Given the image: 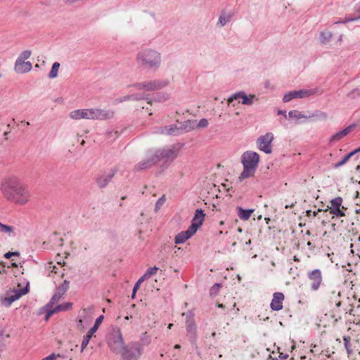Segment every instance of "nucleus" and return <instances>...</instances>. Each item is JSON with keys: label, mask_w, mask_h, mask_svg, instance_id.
Wrapping results in <instances>:
<instances>
[{"label": "nucleus", "mask_w": 360, "mask_h": 360, "mask_svg": "<svg viewBox=\"0 0 360 360\" xmlns=\"http://www.w3.org/2000/svg\"><path fill=\"white\" fill-rule=\"evenodd\" d=\"M1 191L5 198L16 204L25 205L30 200V194L27 187L15 176L3 180Z\"/></svg>", "instance_id": "nucleus-1"}, {"label": "nucleus", "mask_w": 360, "mask_h": 360, "mask_svg": "<svg viewBox=\"0 0 360 360\" xmlns=\"http://www.w3.org/2000/svg\"><path fill=\"white\" fill-rule=\"evenodd\" d=\"M136 60L139 66L156 71L160 67L162 56L161 53L157 50L145 48L137 53Z\"/></svg>", "instance_id": "nucleus-2"}, {"label": "nucleus", "mask_w": 360, "mask_h": 360, "mask_svg": "<svg viewBox=\"0 0 360 360\" xmlns=\"http://www.w3.org/2000/svg\"><path fill=\"white\" fill-rule=\"evenodd\" d=\"M259 162V155L254 151H246L241 156V162L243 165V171L239 179L240 181L252 176L257 168Z\"/></svg>", "instance_id": "nucleus-3"}, {"label": "nucleus", "mask_w": 360, "mask_h": 360, "mask_svg": "<svg viewBox=\"0 0 360 360\" xmlns=\"http://www.w3.org/2000/svg\"><path fill=\"white\" fill-rule=\"evenodd\" d=\"M181 146H173L169 148H164L153 151L155 155H157L158 162L161 163V167L167 168L169 165L177 157L181 149Z\"/></svg>", "instance_id": "nucleus-4"}, {"label": "nucleus", "mask_w": 360, "mask_h": 360, "mask_svg": "<svg viewBox=\"0 0 360 360\" xmlns=\"http://www.w3.org/2000/svg\"><path fill=\"white\" fill-rule=\"evenodd\" d=\"M143 347L139 342H132L125 345L121 351V360H138L141 356Z\"/></svg>", "instance_id": "nucleus-5"}, {"label": "nucleus", "mask_w": 360, "mask_h": 360, "mask_svg": "<svg viewBox=\"0 0 360 360\" xmlns=\"http://www.w3.org/2000/svg\"><path fill=\"white\" fill-rule=\"evenodd\" d=\"M108 345L112 352L118 354L124 348V342L119 328L113 327L108 338Z\"/></svg>", "instance_id": "nucleus-6"}, {"label": "nucleus", "mask_w": 360, "mask_h": 360, "mask_svg": "<svg viewBox=\"0 0 360 360\" xmlns=\"http://www.w3.org/2000/svg\"><path fill=\"white\" fill-rule=\"evenodd\" d=\"M28 291V284L24 288L8 290L6 292L5 297L0 296V304L1 306L8 307L14 301L18 300L21 296L27 294Z\"/></svg>", "instance_id": "nucleus-7"}, {"label": "nucleus", "mask_w": 360, "mask_h": 360, "mask_svg": "<svg viewBox=\"0 0 360 360\" xmlns=\"http://www.w3.org/2000/svg\"><path fill=\"white\" fill-rule=\"evenodd\" d=\"M169 84L167 79H155L146 81L144 82L136 83L133 85L137 89H144L146 91H155L163 89Z\"/></svg>", "instance_id": "nucleus-8"}, {"label": "nucleus", "mask_w": 360, "mask_h": 360, "mask_svg": "<svg viewBox=\"0 0 360 360\" xmlns=\"http://www.w3.org/2000/svg\"><path fill=\"white\" fill-rule=\"evenodd\" d=\"M158 156L155 155L153 151H148L146 159L141 160L134 167L135 172H140L148 169L158 163Z\"/></svg>", "instance_id": "nucleus-9"}, {"label": "nucleus", "mask_w": 360, "mask_h": 360, "mask_svg": "<svg viewBox=\"0 0 360 360\" xmlns=\"http://www.w3.org/2000/svg\"><path fill=\"white\" fill-rule=\"evenodd\" d=\"M273 140L274 134L271 132L260 136L257 140L258 148L266 154H270L272 152L271 142Z\"/></svg>", "instance_id": "nucleus-10"}, {"label": "nucleus", "mask_w": 360, "mask_h": 360, "mask_svg": "<svg viewBox=\"0 0 360 360\" xmlns=\"http://www.w3.org/2000/svg\"><path fill=\"white\" fill-rule=\"evenodd\" d=\"M315 94L314 89H300L292 91L285 94L283 98V102L287 103L294 98H302L309 97Z\"/></svg>", "instance_id": "nucleus-11"}, {"label": "nucleus", "mask_w": 360, "mask_h": 360, "mask_svg": "<svg viewBox=\"0 0 360 360\" xmlns=\"http://www.w3.org/2000/svg\"><path fill=\"white\" fill-rule=\"evenodd\" d=\"M117 171V168L115 167L99 174L96 179L98 186L101 188H105L114 177Z\"/></svg>", "instance_id": "nucleus-12"}, {"label": "nucleus", "mask_w": 360, "mask_h": 360, "mask_svg": "<svg viewBox=\"0 0 360 360\" xmlns=\"http://www.w3.org/2000/svg\"><path fill=\"white\" fill-rule=\"evenodd\" d=\"M183 315L186 316V331L191 342L193 344L196 340V326L193 320V314L191 312H188L186 314L183 313Z\"/></svg>", "instance_id": "nucleus-13"}, {"label": "nucleus", "mask_w": 360, "mask_h": 360, "mask_svg": "<svg viewBox=\"0 0 360 360\" xmlns=\"http://www.w3.org/2000/svg\"><path fill=\"white\" fill-rule=\"evenodd\" d=\"M69 285L70 282L65 280L63 283L56 288L54 295L52 296L49 303L46 304V307H53L55 303L58 302L63 295L67 292L69 288Z\"/></svg>", "instance_id": "nucleus-14"}, {"label": "nucleus", "mask_w": 360, "mask_h": 360, "mask_svg": "<svg viewBox=\"0 0 360 360\" xmlns=\"http://www.w3.org/2000/svg\"><path fill=\"white\" fill-rule=\"evenodd\" d=\"M198 230V225L191 224L186 231L179 233L174 238L176 244L184 243L186 240L192 237Z\"/></svg>", "instance_id": "nucleus-15"}, {"label": "nucleus", "mask_w": 360, "mask_h": 360, "mask_svg": "<svg viewBox=\"0 0 360 360\" xmlns=\"http://www.w3.org/2000/svg\"><path fill=\"white\" fill-rule=\"evenodd\" d=\"M236 99H241L240 103L243 105H251L253 104L254 100L256 99V96L255 94H249L248 96L244 91H238L233 94L231 97L229 98L228 102L230 103L233 100Z\"/></svg>", "instance_id": "nucleus-16"}, {"label": "nucleus", "mask_w": 360, "mask_h": 360, "mask_svg": "<svg viewBox=\"0 0 360 360\" xmlns=\"http://www.w3.org/2000/svg\"><path fill=\"white\" fill-rule=\"evenodd\" d=\"M72 307V302H65L60 304L57 305L56 307H46V304L44 307L43 309L46 312V320H49V318L54 314L58 311H65L70 309Z\"/></svg>", "instance_id": "nucleus-17"}, {"label": "nucleus", "mask_w": 360, "mask_h": 360, "mask_svg": "<svg viewBox=\"0 0 360 360\" xmlns=\"http://www.w3.org/2000/svg\"><path fill=\"white\" fill-rule=\"evenodd\" d=\"M308 278L311 281V289L317 290L322 283V274L319 269H314L308 274Z\"/></svg>", "instance_id": "nucleus-18"}, {"label": "nucleus", "mask_w": 360, "mask_h": 360, "mask_svg": "<svg viewBox=\"0 0 360 360\" xmlns=\"http://www.w3.org/2000/svg\"><path fill=\"white\" fill-rule=\"evenodd\" d=\"M355 127L356 125L352 124L347 127L345 129L334 134L329 139V143L332 144L340 141L347 135H348Z\"/></svg>", "instance_id": "nucleus-19"}, {"label": "nucleus", "mask_w": 360, "mask_h": 360, "mask_svg": "<svg viewBox=\"0 0 360 360\" xmlns=\"http://www.w3.org/2000/svg\"><path fill=\"white\" fill-rule=\"evenodd\" d=\"M284 298L285 297L283 292H274L273 295V299L270 304L271 309L274 311L281 310L283 309V302Z\"/></svg>", "instance_id": "nucleus-20"}, {"label": "nucleus", "mask_w": 360, "mask_h": 360, "mask_svg": "<svg viewBox=\"0 0 360 360\" xmlns=\"http://www.w3.org/2000/svg\"><path fill=\"white\" fill-rule=\"evenodd\" d=\"M233 17V13L231 11H221L219 15L216 26L219 28L224 27L231 21Z\"/></svg>", "instance_id": "nucleus-21"}, {"label": "nucleus", "mask_w": 360, "mask_h": 360, "mask_svg": "<svg viewBox=\"0 0 360 360\" xmlns=\"http://www.w3.org/2000/svg\"><path fill=\"white\" fill-rule=\"evenodd\" d=\"M32 65L30 61H21L16 60L15 62L14 70L17 73L24 74L32 70Z\"/></svg>", "instance_id": "nucleus-22"}, {"label": "nucleus", "mask_w": 360, "mask_h": 360, "mask_svg": "<svg viewBox=\"0 0 360 360\" xmlns=\"http://www.w3.org/2000/svg\"><path fill=\"white\" fill-rule=\"evenodd\" d=\"M288 115L290 118H295V119H300V118H307V116L302 114L301 112L298 110H291L288 112ZM315 116L314 114L312 115L308 116V117H311ZM316 116H318L319 119L321 120H326L327 118V115L326 112H320L319 114L316 115Z\"/></svg>", "instance_id": "nucleus-23"}, {"label": "nucleus", "mask_w": 360, "mask_h": 360, "mask_svg": "<svg viewBox=\"0 0 360 360\" xmlns=\"http://www.w3.org/2000/svg\"><path fill=\"white\" fill-rule=\"evenodd\" d=\"M160 132L166 135L177 136L181 134L178 124L161 127Z\"/></svg>", "instance_id": "nucleus-24"}, {"label": "nucleus", "mask_w": 360, "mask_h": 360, "mask_svg": "<svg viewBox=\"0 0 360 360\" xmlns=\"http://www.w3.org/2000/svg\"><path fill=\"white\" fill-rule=\"evenodd\" d=\"M114 111L111 110H104L96 108V120H110L114 117Z\"/></svg>", "instance_id": "nucleus-25"}, {"label": "nucleus", "mask_w": 360, "mask_h": 360, "mask_svg": "<svg viewBox=\"0 0 360 360\" xmlns=\"http://www.w3.org/2000/svg\"><path fill=\"white\" fill-rule=\"evenodd\" d=\"M181 134L184 132L191 131L195 127V121L186 120L184 122L178 123Z\"/></svg>", "instance_id": "nucleus-26"}, {"label": "nucleus", "mask_w": 360, "mask_h": 360, "mask_svg": "<svg viewBox=\"0 0 360 360\" xmlns=\"http://www.w3.org/2000/svg\"><path fill=\"white\" fill-rule=\"evenodd\" d=\"M205 216V214H204L202 210H201V209L196 210L195 217L193 219L191 224L198 225V229L202 225V224L204 221Z\"/></svg>", "instance_id": "nucleus-27"}, {"label": "nucleus", "mask_w": 360, "mask_h": 360, "mask_svg": "<svg viewBox=\"0 0 360 360\" xmlns=\"http://www.w3.org/2000/svg\"><path fill=\"white\" fill-rule=\"evenodd\" d=\"M86 109L75 110L70 112L69 116L72 120L86 119Z\"/></svg>", "instance_id": "nucleus-28"}, {"label": "nucleus", "mask_w": 360, "mask_h": 360, "mask_svg": "<svg viewBox=\"0 0 360 360\" xmlns=\"http://www.w3.org/2000/svg\"><path fill=\"white\" fill-rule=\"evenodd\" d=\"M238 215L242 220H248L250 217L252 213L254 212L253 209L245 210L241 207H238Z\"/></svg>", "instance_id": "nucleus-29"}, {"label": "nucleus", "mask_w": 360, "mask_h": 360, "mask_svg": "<svg viewBox=\"0 0 360 360\" xmlns=\"http://www.w3.org/2000/svg\"><path fill=\"white\" fill-rule=\"evenodd\" d=\"M360 152V147L346 155L340 161L335 165V168L340 167L345 165L353 155Z\"/></svg>", "instance_id": "nucleus-30"}, {"label": "nucleus", "mask_w": 360, "mask_h": 360, "mask_svg": "<svg viewBox=\"0 0 360 360\" xmlns=\"http://www.w3.org/2000/svg\"><path fill=\"white\" fill-rule=\"evenodd\" d=\"M333 37V34L330 31H322L320 32L319 41L322 44H328Z\"/></svg>", "instance_id": "nucleus-31"}, {"label": "nucleus", "mask_w": 360, "mask_h": 360, "mask_svg": "<svg viewBox=\"0 0 360 360\" xmlns=\"http://www.w3.org/2000/svg\"><path fill=\"white\" fill-rule=\"evenodd\" d=\"M94 306H89L82 309L83 315L82 317L86 320V321H91V315L94 313Z\"/></svg>", "instance_id": "nucleus-32"}, {"label": "nucleus", "mask_w": 360, "mask_h": 360, "mask_svg": "<svg viewBox=\"0 0 360 360\" xmlns=\"http://www.w3.org/2000/svg\"><path fill=\"white\" fill-rule=\"evenodd\" d=\"M14 228L12 226L4 224L0 222V233H6L9 236L13 233Z\"/></svg>", "instance_id": "nucleus-33"}, {"label": "nucleus", "mask_w": 360, "mask_h": 360, "mask_svg": "<svg viewBox=\"0 0 360 360\" xmlns=\"http://www.w3.org/2000/svg\"><path fill=\"white\" fill-rule=\"evenodd\" d=\"M103 319H104V316L103 315L99 316L96 319L94 326L88 331L89 333L94 335L98 330V328L100 324L102 323Z\"/></svg>", "instance_id": "nucleus-34"}, {"label": "nucleus", "mask_w": 360, "mask_h": 360, "mask_svg": "<svg viewBox=\"0 0 360 360\" xmlns=\"http://www.w3.org/2000/svg\"><path fill=\"white\" fill-rule=\"evenodd\" d=\"M60 68V63L58 62H55L51 69V71L49 74V77L51 79L56 78L58 76V69Z\"/></svg>", "instance_id": "nucleus-35"}, {"label": "nucleus", "mask_w": 360, "mask_h": 360, "mask_svg": "<svg viewBox=\"0 0 360 360\" xmlns=\"http://www.w3.org/2000/svg\"><path fill=\"white\" fill-rule=\"evenodd\" d=\"M92 336L93 335L89 333V332H87V333L84 336L81 345V352H83L84 349L86 347Z\"/></svg>", "instance_id": "nucleus-36"}, {"label": "nucleus", "mask_w": 360, "mask_h": 360, "mask_svg": "<svg viewBox=\"0 0 360 360\" xmlns=\"http://www.w3.org/2000/svg\"><path fill=\"white\" fill-rule=\"evenodd\" d=\"M358 240L359 241L357 243H352L350 248H352V253L356 254L360 257V236Z\"/></svg>", "instance_id": "nucleus-37"}, {"label": "nucleus", "mask_w": 360, "mask_h": 360, "mask_svg": "<svg viewBox=\"0 0 360 360\" xmlns=\"http://www.w3.org/2000/svg\"><path fill=\"white\" fill-rule=\"evenodd\" d=\"M331 203V209H337L340 208L342 203V198L341 197H337L330 201Z\"/></svg>", "instance_id": "nucleus-38"}, {"label": "nucleus", "mask_w": 360, "mask_h": 360, "mask_svg": "<svg viewBox=\"0 0 360 360\" xmlns=\"http://www.w3.org/2000/svg\"><path fill=\"white\" fill-rule=\"evenodd\" d=\"M86 119L96 120V108L86 109Z\"/></svg>", "instance_id": "nucleus-39"}, {"label": "nucleus", "mask_w": 360, "mask_h": 360, "mask_svg": "<svg viewBox=\"0 0 360 360\" xmlns=\"http://www.w3.org/2000/svg\"><path fill=\"white\" fill-rule=\"evenodd\" d=\"M32 54L31 51L25 50L22 51L20 56L18 57L16 60H20L21 61H25V60L28 59Z\"/></svg>", "instance_id": "nucleus-40"}, {"label": "nucleus", "mask_w": 360, "mask_h": 360, "mask_svg": "<svg viewBox=\"0 0 360 360\" xmlns=\"http://www.w3.org/2000/svg\"><path fill=\"white\" fill-rule=\"evenodd\" d=\"M221 288V285L220 283H215L213 285L210 290V294L211 296H215L217 295L219 289Z\"/></svg>", "instance_id": "nucleus-41"}, {"label": "nucleus", "mask_w": 360, "mask_h": 360, "mask_svg": "<svg viewBox=\"0 0 360 360\" xmlns=\"http://www.w3.org/2000/svg\"><path fill=\"white\" fill-rule=\"evenodd\" d=\"M360 19V15L356 17H347L343 20H338L335 22V24H340V23H347L349 22L355 21Z\"/></svg>", "instance_id": "nucleus-42"}, {"label": "nucleus", "mask_w": 360, "mask_h": 360, "mask_svg": "<svg viewBox=\"0 0 360 360\" xmlns=\"http://www.w3.org/2000/svg\"><path fill=\"white\" fill-rule=\"evenodd\" d=\"M343 340H344L345 347L347 349V353L351 354L352 351L350 348V347H351L350 338L349 336H347V337L345 336V337H344Z\"/></svg>", "instance_id": "nucleus-43"}, {"label": "nucleus", "mask_w": 360, "mask_h": 360, "mask_svg": "<svg viewBox=\"0 0 360 360\" xmlns=\"http://www.w3.org/2000/svg\"><path fill=\"white\" fill-rule=\"evenodd\" d=\"M330 213L335 215L338 217H343L345 215V212L342 210L340 209V207L337 209H331L330 210Z\"/></svg>", "instance_id": "nucleus-44"}, {"label": "nucleus", "mask_w": 360, "mask_h": 360, "mask_svg": "<svg viewBox=\"0 0 360 360\" xmlns=\"http://www.w3.org/2000/svg\"><path fill=\"white\" fill-rule=\"evenodd\" d=\"M348 97L351 98H356V97L360 96V89H354L352 91H351L348 94Z\"/></svg>", "instance_id": "nucleus-45"}, {"label": "nucleus", "mask_w": 360, "mask_h": 360, "mask_svg": "<svg viewBox=\"0 0 360 360\" xmlns=\"http://www.w3.org/2000/svg\"><path fill=\"white\" fill-rule=\"evenodd\" d=\"M141 340L143 342L144 345H148L150 342V337L146 332L143 333L141 336Z\"/></svg>", "instance_id": "nucleus-46"}, {"label": "nucleus", "mask_w": 360, "mask_h": 360, "mask_svg": "<svg viewBox=\"0 0 360 360\" xmlns=\"http://www.w3.org/2000/svg\"><path fill=\"white\" fill-rule=\"evenodd\" d=\"M208 125V121L205 118L201 119L199 122L195 124V127L198 128H205Z\"/></svg>", "instance_id": "nucleus-47"}, {"label": "nucleus", "mask_w": 360, "mask_h": 360, "mask_svg": "<svg viewBox=\"0 0 360 360\" xmlns=\"http://www.w3.org/2000/svg\"><path fill=\"white\" fill-rule=\"evenodd\" d=\"M58 357L64 358V356H63L62 354H56L54 353H52L51 354L49 355L48 356L44 358L42 360H56Z\"/></svg>", "instance_id": "nucleus-48"}, {"label": "nucleus", "mask_w": 360, "mask_h": 360, "mask_svg": "<svg viewBox=\"0 0 360 360\" xmlns=\"http://www.w3.org/2000/svg\"><path fill=\"white\" fill-rule=\"evenodd\" d=\"M158 268L156 267V266H154V267H152V268H148L146 270V274L150 278L151 276L155 274L156 272L158 271Z\"/></svg>", "instance_id": "nucleus-49"}, {"label": "nucleus", "mask_w": 360, "mask_h": 360, "mask_svg": "<svg viewBox=\"0 0 360 360\" xmlns=\"http://www.w3.org/2000/svg\"><path fill=\"white\" fill-rule=\"evenodd\" d=\"M131 100H134V101H140V100H143V99L148 100V99L147 97H144L139 94H131Z\"/></svg>", "instance_id": "nucleus-50"}, {"label": "nucleus", "mask_w": 360, "mask_h": 360, "mask_svg": "<svg viewBox=\"0 0 360 360\" xmlns=\"http://www.w3.org/2000/svg\"><path fill=\"white\" fill-rule=\"evenodd\" d=\"M165 195H162L161 198H160L155 204L156 209H159L165 202Z\"/></svg>", "instance_id": "nucleus-51"}, {"label": "nucleus", "mask_w": 360, "mask_h": 360, "mask_svg": "<svg viewBox=\"0 0 360 360\" xmlns=\"http://www.w3.org/2000/svg\"><path fill=\"white\" fill-rule=\"evenodd\" d=\"M19 252H8L4 254V257L6 259H10L12 256H19Z\"/></svg>", "instance_id": "nucleus-52"}, {"label": "nucleus", "mask_w": 360, "mask_h": 360, "mask_svg": "<svg viewBox=\"0 0 360 360\" xmlns=\"http://www.w3.org/2000/svg\"><path fill=\"white\" fill-rule=\"evenodd\" d=\"M129 100H131V94L130 95L124 96L121 97L120 98H117L116 101L117 102H119V103H122V102L127 101H129Z\"/></svg>", "instance_id": "nucleus-53"}, {"label": "nucleus", "mask_w": 360, "mask_h": 360, "mask_svg": "<svg viewBox=\"0 0 360 360\" xmlns=\"http://www.w3.org/2000/svg\"><path fill=\"white\" fill-rule=\"evenodd\" d=\"M117 131H110L108 132V138H113V139H115L118 136V134H117Z\"/></svg>", "instance_id": "nucleus-54"}, {"label": "nucleus", "mask_w": 360, "mask_h": 360, "mask_svg": "<svg viewBox=\"0 0 360 360\" xmlns=\"http://www.w3.org/2000/svg\"><path fill=\"white\" fill-rule=\"evenodd\" d=\"M11 129V124H7V131H6L4 133V136H5V139H8V138H7V135H8V133L10 132Z\"/></svg>", "instance_id": "nucleus-55"}, {"label": "nucleus", "mask_w": 360, "mask_h": 360, "mask_svg": "<svg viewBox=\"0 0 360 360\" xmlns=\"http://www.w3.org/2000/svg\"><path fill=\"white\" fill-rule=\"evenodd\" d=\"M83 323V320H82V319H79L78 320V322H77V326H78V327L84 328V326H83V323Z\"/></svg>", "instance_id": "nucleus-56"}, {"label": "nucleus", "mask_w": 360, "mask_h": 360, "mask_svg": "<svg viewBox=\"0 0 360 360\" xmlns=\"http://www.w3.org/2000/svg\"><path fill=\"white\" fill-rule=\"evenodd\" d=\"M278 115H283L285 117H287L286 111H285V110H279L278 111Z\"/></svg>", "instance_id": "nucleus-57"}, {"label": "nucleus", "mask_w": 360, "mask_h": 360, "mask_svg": "<svg viewBox=\"0 0 360 360\" xmlns=\"http://www.w3.org/2000/svg\"><path fill=\"white\" fill-rule=\"evenodd\" d=\"M139 286H140V284L138 283L137 282L135 283L134 288H133V290L134 291H137L138 289L139 288Z\"/></svg>", "instance_id": "nucleus-58"}, {"label": "nucleus", "mask_w": 360, "mask_h": 360, "mask_svg": "<svg viewBox=\"0 0 360 360\" xmlns=\"http://www.w3.org/2000/svg\"><path fill=\"white\" fill-rule=\"evenodd\" d=\"M149 277L147 276V274L145 273L141 277V280L144 281L146 279H148Z\"/></svg>", "instance_id": "nucleus-59"}, {"label": "nucleus", "mask_w": 360, "mask_h": 360, "mask_svg": "<svg viewBox=\"0 0 360 360\" xmlns=\"http://www.w3.org/2000/svg\"><path fill=\"white\" fill-rule=\"evenodd\" d=\"M295 205V203H291V204H287L285 205V208H288V207H292L293 206Z\"/></svg>", "instance_id": "nucleus-60"}, {"label": "nucleus", "mask_w": 360, "mask_h": 360, "mask_svg": "<svg viewBox=\"0 0 360 360\" xmlns=\"http://www.w3.org/2000/svg\"><path fill=\"white\" fill-rule=\"evenodd\" d=\"M355 11L357 13H360V5H356V6L355 8Z\"/></svg>", "instance_id": "nucleus-61"}, {"label": "nucleus", "mask_w": 360, "mask_h": 360, "mask_svg": "<svg viewBox=\"0 0 360 360\" xmlns=\"http://www.w3.org/2000/svg\"><path fill=\"white\" fill-rule=\"evenodd\" d=\"M279 356L283 359H285L288 358V356L287 354L283 355V354H281Z\"/></svg>", "instance_id": "nucleus-62"}, {"label": "nucleus", "mask_w": 360, "mask_h": 360, "mask_svg": "<svg viewBox=\"0 0 360 360\" xmlns=\"http://www.w3.org/2000/svg\"><path fill=\"white\" fill-rule=\"evenodd\" d=\"M136 291L133 290L132 295H131V298L134 299L136 297Z\"/></svg>", "instance_id": "nucleus-63"}, {"label": "nucleus", "mask_w": 360, "mask_h": 360, "mask_svg": "<svg viewBox=\"0 0 360 360\" xmlns=\"http://www.w3.org/2000/svg\"><path fill=\"white\" fill-rule=\"evenodd\" d=\"M311 210H307V217H310V216H311Z\"/></svg>", "instance_id": "nucleus-64"}]
</instances>
